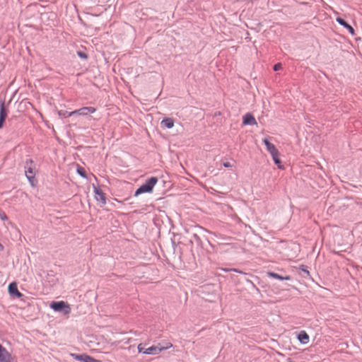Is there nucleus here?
Here are the masks:
<instances>
[{
	"instance_id": "nucleus-1",
	"label": "nucleus",
	"mask_w": 362,
	"mask_h": 362,
	"mask_svg": "<svg viewBox=\"0 0 362 362\" xmlns=\"http://www.w3.org/2000/svg\"><path fill=\"white\" fill-rule=\"evenodd\" d=\"M158 182V178L156 177H152L148 179L146 183L143 184L140 187H139L135 192L134 196L137 197L143 193H149L153 191L154 186Z\"/></svg>"
},
{
	"instance_id": "nucleus-2",
	"label": "nucleus",
	"mask_w": 362,
	"mask_h": 362,
	"mask_svg": "<svg viewBox=\"0 0 362 362\" xmlns=\"http://www.w3.org/2000/svg\"><path fill=\"white\" fill-rule=\"evenodd\" d=\"M25 176L28 179L30 185L35 187V169L33 161L31 159L27 160L25 162Z\"/></svg>"
},
{
	"instance_id": "nucleus-3",
	"label": "nucleus",
	"mask_w": 362,
	"mask_h": 362,
	"mask_svg": "<svg viewBox=\"0 0 362 362\" xmlns=\"http://www.w3.org/2000/svg\"><path fill=\"white\" fill-rule=\"evenodd\" d=\"M50 308L54 311L63 312L65 315H69L71 308L70 305L65 301H52L50 304Z\"/></svg>"
},
{
	"instance_id": "nucleus-4",
	"label": "nucleus",
	"mask_w": 362,
	"mask_h": 362,
	"mask_svg": "<svg viewBox=\"0 0 362 362\" xmlns=\"http://www.w3.org/2000/svg\"><path fill=\"white\" fill-rule=\"evenodd\" d=\"M172 346H173V344L170 342H168L166 344L165 346H159L153 345V346H150L149 348L146 349L147 354H153V355L158 354L162 351L168 349L169 348H171Z\"/></svg>"
},
{
	"instance_id": "nucleus-5",
	"label": "nucleus",
	"mask_w": 362,
	"mask_h": 362,
	"mask_svg": "<svg viewBox=\"0 0 362 362\" xmlns=\"http://www.w3.org/2000/svg\"><path fill=\"white\" fill-rule=\"evenodd\" d=\"M71 356L76 361L80 362H102L100 360L95 359V358L88 356L87 354H71Z\"/></svg>"
},
{
	"instance_id": "nucleus-6",
	"label": "nucleus",
	"mask_w": 362,
	"mask_h": 362,
	"mask_svg": "<svg viewBox=\"0 0 362 362\" xmlns=\"http://www.w3.org/2000/svg\"><path fill=\"white\" fill-rule=\"evenodd\" d=\"M95 111L96 110L93 107H84L81 109L71 112L69 115H79L86 116L89 114L94 113Z\"/></svg>"
},
{
	"instance_id": "nucleus-7",
	"label": "nucleus",
	"mask_w": 362,
	"mask_h": 362,
	"mask_svg": "<svg viewBox=\"0 0 362 362\" xmlns=\"http://www.w3.org/2000/svg\"><path fill=\"white\" fill-rule=\"evenodd\" d=\"M95 199L98 202H100L101 205L104 206L106 204V197L105 193L95 185H93Z\"/></svg>"
},
{
	"instance_id": "nucleus-8",
	"label": "nucleus",
	"mask_w": 362,
	"mask_h": 362,
	"mask_svg": "<svg viewBox=\"0 0 362 362\" xmlns=\"http://www.w3.org/2000/svg\"><path fill=\"white\" fill-rule=\"evenodd\" d=\"M8 293L11 296H15L16 297L21 298L23 294L18 291L17 284L16 282L11 283L8 285Z\"/></svg>"
},
{
	"instance_id": "nucleus-9",
	"label": "nucleus",
	"mask_w": 362,
	"mask_h": 362,
	"mask_svg": "<svg viewBox=\"0 0 362 362\" xmlns=\"http://www.w3.org/2000/svg\"><path fill=\"white\" fill-rule=\"evenodd\" d=\"M243 123L245 125H247V124L256 125L257 124V121H256L255 118L250 113H247L246 115H245L243 116Z\"/></svg>"
},
{
	"instance_id": "nucleus-10",
	"label": "nucleus",
	"mask_w": 362,
	"mask_h": 362,
	"mask_svg": "<svg viewBox=\"0 0 362 362\" xmlns=\"http://www.w3.org/2000/svg\"><path fill=\"white\" fill-rule=\"evenodd\" d=\"M263 142L265 144L267 151L270 153L271 156H275L276 153L279 152L276 146L269 142L267 139H264Z\"/></svg>"
},
{
	"instance_id": "nucleus-11",
	"label": "nucleus",
	"mask_w": 362,
	"mask_h": 362,
	"mask_svg": "<svg viewBox=\"0 0 362 362\" xmlns=\"http://www.w3.org/2000/svg\"><path fill=\"white\" fill-rule=\"evenodd\" d=\"M0 362H15L11 354L6 349L0 356Z\"/></svg>"
},
{
	"instance_id": "nucleus-12",
	"label": "nucleus",
	"mask_w": 362,
	"mask_h": 362,
	"mask_svg": "<svg viewBox=\"0 0 362 362\" xmlns=\"http://www.w3.org/2000/svg\"><path fill=\"white\" fill-rule=\"evenodd\" d=\"M337 22H338L341 25L344 26V28H346V29H348V30L349 31V33L352 35H355V30L354 29L349 25L348 24L344 19H342L340 17H338L336 19Z\"/></svg>"
},
{
	"instance_id": "nucleus-13",
	"label": "nucleus",
	"mask_w": 362,
	"mask_h": 362,
	"mask_svg": "<svg viewBox=\"0 0 362 362\" xmlns=\"http://www.w3.org/2000/svg\"><path fill=\"white\" fill-rule=\"evenodd\" d=\"M7 116V110L4 107V103H2L0 107V128L3 126L5 119Z\"/></svg>"
},
{
	"instance_id": "nucleus-14",
	"label": "nucleus",
	"mask_w": 362,
	"mask_h": 362,
	"mask_svg": "<svg viewBox=\"0 0 362 362\" xmlns=\"http://www.w3.org/2000/svg\"><path fill=\"white\" fill-rule=\"evenodd\" d=\"M309 335L305 331H300L298 335V339L303 344H308L309 342Z\"/></svg>"
},
{
	"instance_id": "nucleus-15",
	"label": "nucleus",
	"mask_w": 362,
	"mask_h": 362,
	"mask_svg": "<svg viewBox=\"0 0 362 362\" xmlns=\"http://www.w3.org/2000/svg\"><path fill=\"white\" fill-rule=\"evenodd\" d=\"M161 124L166 128L170 129L174 127V120L172 118H165L162 120Z\"/></svg>"
},
{
	"instance_id": "nucleus-16",
	"label": "nucleus",
	"mask_w": 362,
	"mask_h": 362,
	"mask_svg": "<svg viewBox=\"0 0 362 362\" xmlns=\"http://www.w3.org/2000/svg\"><path fill=\"white\" fill-rule=\"evenodd\" d=\"M268 276L274 279H277L279 280H290L291 277L289 276H281L279 275L278 274L274 273V272H268Z\"/></svg>"
},
{
	"instance_id": "nucleus-17",
	"label": "nucleus",
	"mask_w": 362,
	"mask_h": 362,
	"mask_svg": "<svg viewBox=\"0 0 362 362\" xmlns=\"http://www.w3.org/2000/svg\"><path fill=\"white\" fill-rule=\"evenodd\" d=\"M274 163L278 165L279 169H284L283 165H281V160L279 159V152H277L275 156H272Z\"/></svg>"
},
{
	"instance_id": "nucleus-18",
	"label": "nucleus",
	"mask_w": 362,
	"mask_h": 362,
	"mask_svg": "<svg viewBox=\"0 0 362 362\" xmlns=\"http://www.w3.org/2000/svg\"><path fill=\"white\" fill-rule=\"evenodd\" d=\"M71 112H67V111H64V110H60L58 112V114L60 116H62L64 117H71L73 115H69Z\"/></svg>"
},
{
	"instance_id": "nucleus-19",
	"label": "nucleus",
	"mask_w": 362,
	"mask_h": 362,
	"mask_svg": "<svg viewBox=\"0 0 362 362\" xmlns=\"http://www.w3.org/2000/svg\"><path fill=\"white\" fill-rule=\"evenodd\" d=\"M137 349H138V351H139V353H143V354H147L146 349L143 346V344H139L138 345Z\"/></svg>"
},
{
	"instance_id": "nucleus-20",
	"label": "nucleus",
	"mask_w": 362,
	"mask_h": 362,
	"mask_svg": "<svg viewBox=\"0 0 362 362\" xmlns=\"http://www.w3.org/2000/svg\"><path fill=\"white\" fill-rule=\"evenodd\" d=\"M77 173L82 177H86V171L83 168L78 167L77 168Z\"/></svg>"
},
{
	"instance_id": "nucleus-21",
	"label": "nucleus",
	"mask_w": 362,
	"mask_h": 362,
	"mask_svg": "<svg viewBox=\"0 0 362 362\" xmlns=\"http://www.w3.org/2000/svg\"><path fill=\"white\" fill-rule=\"evenodd\" d=\"M282 69V65L281 63H277L274 66V71H279Z\"/></svg>"
},
{
	"instance_id": "nucleus-22",
	"label": "nucleus",
	"mask_w": 362,
	"mask_h": 362,
	"mask_svg": "<svg viewBox=\"0 0 362 362\" xmlns=\"http://www.w3.org/2000/svg\"><path fill=\"white\" fill-rule=\"evenodd\" d=\"M0 218L2 220V221H6L7 220V216L6 214L4 212V211H0Z\"/></svg>"
},
{
	"instance_id": "nucleus-23",
	"label": "nucleus",
	"mask_w": 362,
	"mask_h": 362,
	"mask_svg": "<svg viewBox=\"0 0 362 362\" xmlns=\"http://www.w3.org/2000/svg\"><path fill=\"white\" fill-rule=\"evenodd\" d=\"M223 165L226 168H231L233 166L230 162L223 163Z\"/></svg>"
},
{
	"instance_id": "nucleus-24",
	"label": "nucleus",
	"mask_w": 362,
	"mask_h": 362,
	"mask_svg": "<svg viewBox=\"0 0 362 362\" xmlns=\"http://www.w3.org/2000/svg\"><path fill=\"white\" fill-rule=\"evenodd\" d=\"M6 349L0 344V356H1V354H3V351H5Z\"/></svg>"
},
{
	"instance_id": "nucleus-25",
	"label": "nucleus",
	"mask_w": 362,
	"mask_h": 362,
	"mask_svg": "<svg viewBox=\"0 0 362 362\" xmlns=\"http://www.w3.org/2000/svg\"><path fill=\"white\" fill-rule=\"evenodd\" d=\"M78 55L81 57H86L85 54L81 53V52H78Z\"/></svg>"
},
{
	"instance_id": "nucleus-26",
	"label": "nucleus",
	"mask_w": 362,
	"mask_h": 362,
	"mask_svg": "<svg viewBox=\"0 0 362 362\" xmlns=\"http://www.w3.org/2000/svg\"><path fill=\"white\" fill-rule=\"evenodd\" d=\"M132 339L131 338H129L127 339V341H125L127 344L129 343L131 341Z\"/></svg>"
},
{
	"instance_id": "nucleus-27",
	"label": "nucleus",
	"mask_w": 362,
	"mask_h": 362,
	"mask_svg": "<svg viewBox=\"0 0 362 362\" xmlns=\"http://www.w3.org/2000/svg\"><path fill=\"white\" fill-rule=\"evenodd\" d=\"M4 250L3 245L0 243V251H2Z\"/></svg>"
},
{
	"instance_id": "nucleus-28",
	"label": "nucleus",
	"mask_w": 362,
	"mask_h": 362,
	"mask_svg": "<svg viewBox=\"0 0 362 362\" xmlns=\"http://www.w3.org/2000/svg\"><path fill=\"white\" fill-rule=\"evenodd\" d=\"M112 345H117V344H118V342H116V341H115V342L112 343Z\"/></svg>"
}]
</instances>
